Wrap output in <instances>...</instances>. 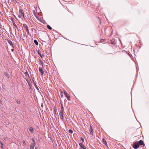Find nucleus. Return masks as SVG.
Here are the masks:
<instances>
[{
  "label": "nucleus",
  "mask_w": 149,
  "mask_h": 149,
  "mask_svg": "<svg viewBox=\"0 0 149 149\" xmlns=\"http://www.w3.org/2000/svg\"><path fill=\"white\" fill-rule=\"evenodd\" d=\"M132 147L135 149H137L139 147V146L137 142H136L133 144Z\"/></svg>",
  "instance_id": "f257e3e1"
},
{
  "label": "nucleus",
  "mask_w": 149,
  "mask_h": 149,
  "mask_svg": "<svg viewBox=\"0 0 149 149\" xmlns=\"http://www.w3.org/2000/svg\"><path fill=\"white\" fill-rule=\"evenodd\" d=\"M64 91L65 96L67 98V99L68 101H69L70 99V95L66 91Z\"/></svg>",
  "instance_id": "f03ea898"
},
{
  "label": "nucleus",
  "mask_w": 149,
  "mask_h": 149,
  "mask_svg": "<svg viewBox=\"0 0 149 149\" xmlns=\"http://www.w3.org/2000/svg\"><path fill=\"white\" fill-rule=\"evenodd\" d=\"M19 14L21 15H22V16L23 17L24 16V12H23V10L22 9H20L19 10Z\"/></svg>",
  "instance_id": "7ed1b4c3"
},
{
  "label": "nucleus",
  "mask_w": 149,
  "mask_h": 149,
  "mask_svg": "<svg viewBox=\"0 0 149 149\" xmlns=\"http://www.w3.org/2000/svg\"><path fill=\"white\" fill-rule=\"evenodd\" d=\"M63 111H60L59 113V115L60 117V118L62 120H63Z\"/></svg>",
  "instance_id": "20e7f679"
},
{
  "label": "nucleus",
  "mask_w": 149,
  "mask_h": 149,
  "mask_svg": "<svg viewBox=\"0 0 149 149\" xmlns=\"http://www.w3.org/2000/svg\"><path fill=\"white\" fill-rule=\"evenodd\" d=\"M138 143L139 145V146H141L142 145H143L144 146V144L143 142V141L142 140H140L139 141Z\"/></svg>",
  "instance_id": "39448f33"
},
{
  "label": "nucleus",
  "mask_w": 149,
  "mask_h": 149,
  "mask_svg": "<svg viewBox=\"0 0 149 149\" xmlns=\"http://www.w3.org/2000/svg\"><path fill=\"white\" fill-rule=\"evenodd\" d=\"M39 71L41 73V75H43L44 72L41 68L40 67H39Z\"/></svg>",
  "instance_id": "423d86ee"
},
{
  "label": "nucleus",
  "mask_w": 149,
  "mask_h": 149,
  "mask_svg": "<svg viewBox=\"0 0 149 149\" xmlns=\"http://www.w3.org/2000/svg\"><path fill=\"white\" fill-rule=\"evenodd\" d=\"M79 145L81 148H83L84 149H86V147L82 143H79Z\"/></svg>",
  "instance_id": "0eeeda50"
},
{
  "label": "nucleus",
  "mask_w": 149,
  "mask_h": 149,
  "mask_svg": "<svg viewBox=\"0 0 149 149\" xmlns=\"http://www.w3.org/2000/svg\"><path fill=\"white\" fill-rule=\"evenodd\" d=\"M32 81L34 83V84L36 88L38 90H39V88H38V87L36 85V81H34L33 80Z\"/></svg>",
  "instance_id": "6e6552de"
},
{
  "label": "nucleus",
  "mask_w": 149,
  "mask_h": 149,
  "mask_svg": "<svg viewBox=\"0 0 149 149\" xmlns=\"http://www.w3.org/2000/svg\"><path fill=\"white\" fill-rule=\"evenodd\" d=\"M89 131H90V133L92 135H93V129H92V128L91 127V126H90V128Z\"/></svg>",
  "instance_id": "1a4fd4ad"
},
{
  "label": "nucleus",
  "mask_w": 149,
  "mask_h": 149,
  "mask_svg": "<svg viewBox=\"0 0 149 149\" xmlns=\"http://www.w3.org/2000/svg\"><path fill=\"white\" fill-rule=\"evenodd\" d=\"M34 144H31L30 146V149H34V148L35 146V145Z\"/></svg>",
  "instance_id": "9d476101"
},
{
  "label": "nucleus",
  "mask_w": 149,
  "mask_h": 149,
  "mask_svg": "<svg viewBox=\"0 0 149 149\" xmlns=\"http://www.w3.org/2000/svg\"><path fill=\"white\" fill-rule=\"evenodd\" d=\"M0 144L1 145V148L2 149H4V148L3 146V143L1 141L0 142Z\"/></svg>",
  "instance_id": "9b49d317"
},
{
  "label": "nucleus",
  "mask_w": 149,
  "mask_h": 149,
  "mask_svg": "<svg viewBox=\"0 0 149 149\" xmlns=\"http://www.w3.org/2000/svg\"><path fill=\"white\" fill-rule=\"evenodd\" d=\"M102 141H103V143L105 144V145H107V142L106 141V140L104 139H102Z\"/></svg>",
  "instance_id": "f8f14e48"
},
{
  "label": "nucleus",
  "mask_w": 149,
  "mask_h": 149,
  "mask_svg": "<svg viewBox=\"0 0 149 149\" xmlns=\"http://www.w3.org/2000/svg\"><path fill=\"white\" fill-rule=\"evenodd\" d=\"M29 130L32 133L33 132V128L32 127H31L29 128Z\"/></svg>",
  "instance_id": "ddd939ff"
},
{
  "label": "nucleus",
  "mask_w": 149,
  "mask_h": 149,
  "mask_svg": "<svg viewBox=\"0 0 149 149\" xmlns=\"http://www.w3.org/2000/svg\"><path fill=\"white\" fill-rule=\"evenodd\" d=\"M8 43L10 44V45H13V44L11 40H8Z\"/></svg>",
  "instance_id": "4468645a"
},
{
  "label": "nucleus",
  "mask_w": 149,
  "mask_h": 149,
  "mask_svg": "<svg viewBox=\"0 0 149 149\" xmlns=\"http://www.w3.org/2000/svg\"><path fill=\"white\" fill-rule=\"evenodd\" d=\"M13 26H15V27H16L18 31V28L17 27V26L16 25V24L14 23L13 22Z\"/></svg>",
  "instance_id": "2eb2a0df"
},
{
  "label": "nucleus",
  "mask_w": 149,
  "mask_h": 149,
  "mask_svg": "<svg viewBox=\"0 0 149 149\" xmlns=\"http://www.w3.org/2000/svg\"><path fill=\"white\" fill-rule=\"evenodd\" d=\"M34 43L36 45H38V43L36 40H35L34 41Z\"/></svg>",
  "instance_id": "dca6fc26"
},
{
  "label": "nucleus",
  "mask_w": 149,
  "mask_h": 149,
  "mask_svg": "<svg viewBox=\"0 0 149 149\" xmlns=\"http://www.w3.org/2000/svg\"><path fill=\"white\" fill-rule=\"evenodd\" d=\"M32 142H33V143H31V144H34V145H35L36 143H35V141L34 139L33 138H32Z\"/></svg>",
  "instance_id": "f3484780"
},
{
  "label": "nucleus",
  "mask_w": 149,
  "mask_h": 149,
  "mask_svg": "<svg viewBox=\"0 0 149 149\" xmlns=\"http://www.w3.org/2000/svg\"><path fill=\"white\" fill-rule=\"evenodd\" d=\"M26 81H27L29 85V86H31V84L30 82L28 80H27V79H26Z\"/></svg>",
  "instance_id": "a211bd4d"
},
{
  "label": "nucleus",
  "mask_w": 149,
  "mask_h": 149,
  "mask_svg": "<svg viewBox=\"0 0 149 149\" xmlns=\"http://www.w3.org/2000/svg\"><path fill=\"white\" fill-rule=\"evenodd\" d=\"M61 110L60 111H63V110H64L63 107V105L62 104H61Z\"/></svg>",
  "instance_id": "6ab92c4d"
},
{
  "label": "nucleus",
  "mask_w": 149,
  "mask_h": 149,
  "mask_svg": "<svg viewBox=\"0 0 149 149\" xmlns=\"http://www.w3.org/2000/svg\"><path fill=\"white\" fill-rule=\"evenodd\" d=\"M26 31L27 33L28 34H29V29H28V27H26Z\"/></svg>",
  "instance_id": "aec40b11"
},
{
  "label": "nucleus",
  "mask_w": 149,
  "mask_h": 149,
  "mask_svg": "<svg viewBox=\"0 0 149 149\" xmlns=\"http://www.w3.org/2000/svg\"><path fill=\"white\" fill-rule=\"evenodd\" d=\"M47 27L50 30H52V28L49 25H48L47 26Z\"/></svg>",
  "instance_id": "412c9836"
},
{
  "label": "nucleus",
  "mask_w": 149,
  "mask_h": 149,
  "mask_svg": "<svg viewBox=\"0 0 149 149\" xmlns=\"http://www.w3.org/2000/svg\"><path fill=\"white\" fill-rule=\"evenodd\" d=\"M60 96H61V97L62 98H63V92H61V93H60Z\"/></svg>",
  "instance_id": "4be33fe9"
},
{
  "label": "nucleus",
  "mask_w": 149,
  "mask_h": 149,
  "mask_svg": "<svg viewBox=\"0 0 149 149\" xmlns=\"http://www.w3.org/2000/svg\"><path fill=\"white\" fill-rule=\"evenodd\" d=\"M69 132L70 134H72L73 132V131L71 130H69Z\"/></svg>",
  "instance_id": "5701e85b"
},
{
  "label": "nucleus",
  "mask_w": 149,
  "mask_h": 149,
  "mask_svg": "<svg viewBox=\"0 0 149 149\" xmlns=\"http://www.w3.org/2000/svg\"><path fill=\"white\" fill-rule=\"evenodd\" d=\"M16 102L17 104H20V102L19 100H16Z\"/></svg>",
  "instance_id": "b1692460"
},
{
  "label": "nucleus",
  "mask_w": 149,
  "mask_h": 149,
  "mask_svg": "<svg viewBox=\"0 0 149 149\" xmlns=\"http://www.w3.org/2000/svg\"><path fill=\"white\" fill-rule=\"evenodd\" d=\"M38 54L41 57V58H42V56L41 55V54L40 53L39 51L38 50Z\"/></svg>",
  "instance_id": "393cba45"
},
{
  "label": "nucleus",
  "mask_w": 149,
  "mask_h": 149,
  "mask_svg": "<svg viewBox=\"0 0 149 149\" xmlns=\"http://www.w3.org/2000/svg\"><path fill=\"white\" fill-rule=\"evenodd\" d=\"M6 76L8 77V78H9L10 77L8 73H6Z\"/></svg>",
  "instance_id": "a878e982"
},
{
  "label": "nucleus",
  "mask_w": 149,
  "mask_h": 149,
  "mask_svg": "<svg viewBox=\"0 0 149 149\" xmlns=\"http://www.w3.org/2000/svg\"><path fill=\"white\" fill-rule=\"evenodd\" d=\"M22 142H23V144L24 145H26V142H25V141L24 140H23L22 141Z\"/></svg>",
  "instance_id": "bb28decb"
},
{
  "label": "nucleus",
  "mask_w": 149,
  "mask_h": 149,
  "mask_svg": "<svg viewBox=\"0 0 149 149\" xmlns=\"http://www.w3.org/2000/svg\"><path fill=\"white\" fill-rule=\"evenodd\" d=\"M23 26L25 28L27 27V26L26 24H23Z\"/></svg>",
  "instance_id": "cd10ccee"
},
{
  "label": "nucleus",
  "mask_w": 149,
  "mask_h": 149,
  "mask_svg": "<svg viewBox=\"0 0 149 149\" xmlns=\"http://www.w3.org/2000/svg\"><path fill=\"white\" fill-rule=\"evenodd\" d=\"M81 140L82 141V142H84V140L83 138L82 137H81Z\"/></svg>",
  "instance_id": "c85d7f7f"
},
{
  "label": "nucleus",
  "mask_w": 149,
  "mask_h": 149,
  "mask_svg": "<svg viewBox=\"0 0 149 149\" xmlns=\"http://www.w3.org/2000/svg\"><path fill=\"white\" fill-rule=\"evenodd\" d=\"M22 16V15H20V14L18 16V17H19V18H21V17Z\"/></svg>",
  "instance_id": "c756f323"
},
{
  "label": "nucleus",
  "mask_w": 149,
  "mask_h": 149,
  "mask_svg": "<svg viewBox=\"0 0 149 149\" xmlns=\"http://www.w3.org/2000/svg\"><path fill=\"white\" fill-rule=\"evenodd\" d=\"M39 62L41 63H42V61H41V60L40 59H39Z\"/></svg>",
  "instance_id": "7c9ffc66"
},
{
  "label": "nucleus",
  "mask_w": 149,
  "mask_h": 149,
  "mask_svg": "<svg viewBox=\"0 0 149 149\" xmlns=\"http://www.w3.org/2000/svg\"><path fill=\"white\" fill-rule=\"evenodd\" d=\"M41 63L42 65V67H43V62H42V63Z\"/></svg>",
  "instance_id": "2f4dec72"
},
{
  "label": "nucleus",
  "mask_w": 149,
  "mask_h": 149,
  "mask_svg": "<svg viewBox=\"0 0 149 149\" xmlns=\"http://www.w3.org/2000/svg\"><path fill=\"white\" fill-rule=\"evenodd\" d=\"M103 39H102L101 40V42H103Z\"/></svg>",
  "instance_id": "473e14b6"
},
{
  "label": "nucleus",
  "mask_w": 149,
  "mask_h": 149,
  "mask_svg": "<svg viewBox=\"0 0 149 149\" xmlns=\"http://www.w3.org/2000/svg\"><path fill=\"white\" fill-rule=\"evenodd\" d=\"M26 74H27L28 75H29V74H28V73L27 72H25V73Z\"/></svg>",
  "instance_id": "72a5a7b5"
},
{
  "label": "nucleus",
  "mask_w": 149,
  "mask_h": 149,
  "mask_svg": "<svg viewBox=\"0 0 149 149\" xmlns=\"http://www.w3.org/2000/svg\"><path fill=\"white\" fill-rule=\"evenodd\" d=\"M12 51H13V49H12Z\"/></svg>",
  "instance_id": "f704fd0d"
},
{
  "label": "nucleus",
  "mask_w": 149,
  "mask_h": 149,
  "mask_svg": "<svg viewBox=\"0 0 149 149\" xmlns=\"http://www.w3.org/2000/svg\"><path fill=\"white\" fill-rule=\"evenodd\" d=\"M15 29V32H16V29Z\"/></svg>",
  "instance_id": "c9c22d12"
},
{
  "label": "nucleus",
  "mask_w": 149,
  "mask_h": 149,
  "mask_svg": "<svg viewBox=\"0 0 149 149\" xmlns=\"http://www.w3.org/2000/svg\"><path fill=\"white\" fill-rule=\"evenodd\" d=\"M35 149H36V148H35Z\"/></svg>",
  "instance_id": "e433bc0d"
}]
</instances>
